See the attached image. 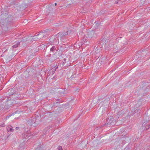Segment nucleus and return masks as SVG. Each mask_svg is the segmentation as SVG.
I'll use <instances>...</instances> for the list:
<instances>
[{"mask_svg":"<svg viewBox=\"0 0 150 150\" xmlns=\"http://www.w3.org/2000/svg\"><path fill=\"white\" fill-rule=\"evenodd\" d=\"M11 100H8V98L3 100V101H0V110L3 109L5 108V105L10 106L11 105L10 104L11 103Z\"/></svg>","mask_w":150,"mask_h":150,"instance_id":"obj_1","label":"nucleus"},{"mask_svg":"<svg viewBox=\"0 0 150 150\" xmlns=\"http://www.w3.org/2000/svg\"><path fill=\"white\" fill-rule=\"evenodd\" d=\"M27 123L34 127H36L38 124V120L37 121L35 117H32L27 121Z\"/></svg>","mask_w":150,"mask_h":150,"instance_id":"obj_2","label":"nucleus"},{"mask_svg":"<svg viewBox=\"0 0 150 150\" xmlns=\"http://www.w3.org/2000/svg\"><path fill=\"white\" fill-rule=\"evenodd\" d=\"M113 119L110 118L107 121L106 123L104 124L103 126H106L107 127L110 126H113L114 125V121L113 120Z\"/></svg>","mask_w":150,"mask_h":150,"instance_id":"obj_3","label":"nucleus"},{"mask_svg":"<svg viewBox=\"0 0 150 150\" xmlns=\"http://www.w3.org/2000/svg\"><path fill=\"white\" fill-rule=\"evenodd\" d=\"M31 135L30 131H25L23 133V137L24 138L28 139Z\"/></svg>","mask_w":150,"mask_h":150,"instance_id":"obj_4","label":"nucleus"},{"mask_svg":"<svg viewBox=\"0 0 150 150\" xmlns=\"http://www.w3.org/2000/svg\"><path fill=\"white\" fill-rule=\"evenodd\" d=\"M111 47H112V48H110V50L114 53H117L119 51V49L115 45H114L112 44H110Z\"/></svg>","mask_w":150,"mask_h":150,"instance_id":"obj_5","label":"nucleus"},{"mask_svg":"<svg viewBox=\"0 0 150 150\" xmlns=\"http://www.w3.org/2000/svg\"><path fill=\"white\" fill-rule=\"evenodd\" d=\"M94 34V32L93 31H89L88 32L87 34V38H89V39H91L92 38Z\"/></svg>","mask_w":150,"mask_h":150,"instance_id":"obj_6","label":"nucleus"},{"mask_svg":"<svg viewBox=\"0 0 150 150\" xmlns=\"http://www.w3.org/2000/svg\"><path fill=\"white\" fill-rule=\"evenodd\" d=\"M68 33V31L66 32V33H64V32L62 33H58L57 35V36L61 38L62 37L65 36L66 35H67Z\"/></svg>","mask_w":150,"mask_h":150,"instance_id":"obj_7","label":"nucleus"},{"mask_svg":"<svg viewBox=\"0 0 150 150\" xmlns=\"http://www.w3.org/2000/svg\"><path fill=\"white\" fill-rule=\"evenodd\" d=\"M13 18L12 16L8 17L7 18L5 19L8 22H11L13 20Z\"/></svg>","mask_w":150,"mask_h":150,"instance_id":"obj_8","label":"nucleus"},{"mask_svg":"<svg viewBox=\"0 0 150 150\" xmlns=\"http://www.w3.org/2000/svg\"><path fill=\"white\" fill-rule=\"evenodd\" d=\"M7 129L8 131H10L11 132H12L13 131V129H12V127L11 125L8 126L7 127Z\"/></svg>","mask_w":150,"mask_h":150,"instance_id":"obj_9","label":"nucleus"},{"mask_svg":"<svg viewBox=\"0 0 150 150\" xmlns=\"http://www.w3.org/2000/svg\"><path fill=\"white\" fill-rule=\"evenodd\" d=\"M20 45V42H18L16 44L13 45L12 46L13 48H16L18 46Z\"/></svg>","mask_w":150,"mask_h":150,"instance_id":"obj_10","label":"nucleus"},{"mask_svg":"<svg viewBox=\"0 0 150 150\" xmlns=\"http://www.w3.org/2000/svg\"><path fill=\"white\" fill-rule=\"evenodd\" d=\"M40 35V33L37 34L36 35H34L33 36V37L32 38L35 41H37L38 39V38L36 37V36L39 35Z\"/></svg>","mask_w":150,"mask_h":150,"instance_id":"obj_11","label":"nucleus"},{"mask_svg":"<svg viewBox=\"0 0 150 150\" xmlns=\"http://www.w3.org/2000/svg\"><path fill=\"white\" fill-rule=\"evenodd\" d=\"M59 89L60 88L59 87H54V88H53V91L56 92V93L57 92V91H57V90Z\"/></svg>","mask_w":150,"mask_h":150,"instance_id":"obj_12","label":"nucleus"},{"mask_svg":"<svg viewBox=\"0 0 150 150\" xmlns=\"http://www.w3.org/2000/svg\"><path fill=\"white\" fill-rule=\"evenodd\" d=\"M56 50V47L54 46H53L50 49V51H52V52H53V51Z\"/></svg>","mask_w":150,"mask_h":150,"instance_id":"obj_13","label":"nucleus"},{"mask_svg":"<svg viewBox=\"0 0 150 150\" xmlns=\"http://www.w3.org/2000/svg\"><path fill=\"white\" fill-rule=\"evenodd\" d=\"M104 47H105V50H109L110 49V45H109L107 46L106 47H105V45L104 44Z\"/></svg>","mask_w":150,"mask_h":150,"instance_id":"obj_14","label":"nucleus"},{"mask_svg":"<svg viewBox=\"0 0 150 150\" xmlns=\"http://www.w3.org/2000/svg\"><path fill=\"white\" fill-rule=\"evenodd\" d=\"M58 66L57 65H57H56L55 67V68H54V69H52V72H53V73H54L56 71V69L58 68Z\"/></svg>","mask_w":150,"mask_h":150,"instance_id":"obj_15","label":"nucleus"},{"mask_svg":"<svg viewBox=\"0 0 150 150\" xmlns=\"http://www.w3.org/2000/svg\"><path fill=\"white\" fill-rule=\"evenodd\" d=\"M1 50L3 52H5L7 51V49L6 47L3 48Z\"/></svg>","mask_w":150,"mask_h":150,"instance_id":"obj_16","label":"nucleus"},{"mask_svg":"<svg viewBox=\"0 0 150 150\" xmlns=\"http://www.w3.org/2000/svg\"><path fill=\"white\" fill-rule=\"evenodd\" d=\"M105 42V40L104 39H103L102 40L100 41V44H102V45L103 46V44H104L103 42Z\"/></svg>","mask_w":150,"mask_h":150,"instance_id":"obj_17","label":"nucleus"},{"mask_svg":"<svg viewBox=\"0 0 150 150\" xmlns=\"http://www.w3.org/2000/svg\"><path fill=\"white\" fill-rule=\"evenodd\" d=\"M99 51L98 48L96 47L95 50V52H96V53H98Z\"/></svg>","mask_w":150,"mask_h":150,"instance_id":"obj_18","label":"nucleus"},{"mask_svg":"<svg viewBox=\"0 0 150 150\" xmlns=\"http://www.w3.org/2000/svg\"><path fill=\"white\" fill-rule=\"evenodd\" d=\"M38 146L37 148L35 150H41L40 148L41 146L40 145H39Z\"/></svg>","mask_w":150,"mask_h":150,"instance_id":"obj_19","label":"nucleus"},{"mask_svg":"<svg viewBox=\"0 0 150 150\" xmlns=\"http://www.w3.org/2000/svg\"><path fill=\"white\" fill-rule=\"evenodd\" d=\"M58 150H62V147L60 146L58 147Z\"/></svg>","mask_w":150,"mask_h":150,"instance_id":"obj_20","label":"nucleus"},{"mask_svg":"<svg viewBox=\"0 0 150 150\" xmlns=\"http://www.w3.org/2000/svg\"><path fill=\"white\" fill-rule=\"evenodd\" d=\"M1 126L2 127H4L5 126V125L4 123H3L1 125Z\"/></svg>","mask_w":150,"mask_h":150,"instance_id":"obj_21","label":"nucleus"},{"mask_svg":"<svg viewBox=\"0 0 150 150\" xmlns=\"http://www.w3.org/2000/svg\"><path fill=\"white\" fill-rule=\"evenodd\" d=\"M11 116V115H9V116H7L6 117V119H7V118H9V117H10Z\"/></svg>","mask_w":150,"mask_h":150,"instance_id":"obj_22","label":"nucleus"},{"mask_svg":"<svg viewBox=\"0 0 150 150\" xmlns=\"http://www.w3.org/2000/svg\"><path fill=\"white\" fill-rule=\"evenodd\" d=\"M19 129V127H16V129L17 130L18 129Z\"/></svg>","mask_w":150,"mask_h":150,"instance_id":"obj_23","label":"nucleus"},{"mask_svg":"<svg viewBox=\"0 0 150 150\" xmlns=\"http://www.w3.org/2000/svg\"><path fill=\"white\" fill-rule=\"evenodd\" d=\"M124 111V110H122L120 112H122L121 113H122V112H123Z\"/></svg>","mask_w":150,"mask_h":150,"instance_id":"obj_24","label":"nucleus"},{"mask_svg":"<svg viewBox=\"0 0 150 150\" xmlns=\"http://www.w3.org/2000/svg\"><path fill=\"white\" fill-rule=\"evenodd\" d=\"M5 15L6 16H7L8 15V14L6 13H5Z\"/></svg>","mask_w":150,"mask_h":150,"instance_id":"obj_25","label":"nucleus"},{"mask_svg":"<svg viewBox=\"0 0 150 150\" xmlns=\"http://www.w3.org/2000/svg\"><path fill=\"white\" fill-rule=\"evenodd\" d=\"M66 60V58H64V62Z\"/></svg>","mask_w":150,"mask_h":150,"instance_id":"obj_26","label":"nucleus"},{"mask_svg":"<svg viewBox=\"0 0 150 150\" xmlns=\"http://www.w3.org/2000/svg\"><path fill=\"white\" fill-rule=\"evenodd\" d=\"M127 147L125 149V150H127Z\"/></svg>","mask_w":150,"mask_h":150,"instance_id":"obj_27","label":"nucleus"},{"mask_svg":"<svg viewBox=\"0 0 150 150\" xmlns=\"http://www.w3.org/2000/svg\"><path fill=\"white\" fill-rule=\"evenodd\" d=\"M3 15L2 14H1V16H2V17H3Z\"/></svg>","mask_w":150,"mask_h":150,"instance_id":"obj_28","label":"nucleus"},{"mask_svg":"<svg viewBox=\"0 0 150 150\" xmlns=\"http://www.w3.org/2000/svg\"><path fill=\"white\" fill-rule=\"evenodd\" d=\"M79 117H78L77 118H76L75 120H77V119H78V118H79Z\"/></svg>","mask_w":150,"mask_h":150,"instance_id":"obj_29","label":"nucleus"},{"mask_svg":"<svg viewBox=\"0 0 150 150\" xmlns=\"http://www.w3.org/2000/svg\"><path fill=\"white\" fill-rule=\"evenodd\" d=\"M44 36V35H42V38H43Z\"/></svg>","mask_w":150,"mask_h":150,"instance_id":"obj_30","label":"nucleus"},{"mask_svg":"<svg viewBox=\"0 0 150 150\" xmlns=\"http://www.w3.org/2000/svg\"><path fill=\"white\" fill-rule=\"evenodd\" d=\"M149 127H150V124L149 125Z\"/></svg>","mask_w":150,"mask_h":150,"instance_id":"obj_31","label":"nucleus"},{"mask_svg":"<svg viewBox=\"0 0 150 150\" xmlns=\"http://www.w3.org/2000/svg\"><path fill=\"white\" fill-rule=\"evenodd\" d=\"M55 6H56V5H57V3H55Z\"/></svg>","mask_w":150,"mask_h":150,"instance_id":"obj_32","label":"nucleus"},{"mask_svg":"<svg viewBox=\"0 0 150 150\" xmlns=\"http://www.w3.org/2000/svg\"><path fill=\"white\" fill-rule=\"evenodd\" d=\"M59 50V48H57V51Z\"/></svg>","mask_w":150,"mask_h":150,"instance_id":"obj_33","label":"nucleus"},{"mask_svg":"<svg viewBox=\"0 0 150 150\" xmlns=\"http://www.w3.org/2000/svg\"><path fill=\"white\" fill-rule=\"evenodd\" d=\"M149 129V128H146V129Z\"/></svg>","mask_w":150,"mask_h":150,"instance_id":"obj_34","label":"nucleus"},{"mask_svg":"<svg viewBox=\"0 0 150 150\" xmlns=\"http://www.w3.org/2000/svg\"><path fill=\"white\" fill-rule=\"evenodd\" d=\"M64 91L63 93H64Z\"/></svg>","mask_w":150,"mask_h":150,"instance_id":"obj_35","label":"nucleus"},{"mask_svg":"<svg viewBox=\"0 0 150 150\" xmlns=\"http://www.w3.org/2000/svg\"><path fill=\"white\" fill-rule=\"evenodd\" d=\"M4 18H3V19H4ZM5 19V18H4V19Z\"/></svg>","mask_w":150,"mask_h":150,"instance_id":"obj_36","label":"nucleus"},{"mask_svg":"<svg viewBox=\"0 0 150 150\" xmlns=\"http://www.w3.org/2000/svg\"><path fill=\"white\" fill-rule=\"evenodd\" d=\"M4 18H3V19H4ZM5 19V18H4V19Z\"/></svg>","mask_w":150,"mask_h":150,"instance_id":"obj_37","label":"nucleus"}]
</instances>
